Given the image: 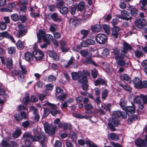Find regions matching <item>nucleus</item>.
Wrapping results in <instances>:
<instances>
[{"label": "nucleus", "mask_w": 147, "mask_h": 147, "mask_svg": "<svg viewBox=\"0 0 147 147\" xmlns=\"http://www.w3.org/2000/svg\"><path fill=\"white\" fill-rule=\"evenodd\" d=\"M39 136H32L30 133L27 132L24 134L22 138L26 146H30L31 143V141L34 142L40 140L42 147H45L44 142L45 139V134L43 133L38 134Z\"/></svg>", "instance_id": "obj_1"}, {"label": "nucleus", "mask_w": 147, "mask_h": 147, "mask_svg": "<svg viewBox=\"0 0 147 147\" xmlns=\"http://www.w3.org/2000/svg\"><path fill=\"white\" fill-rule=\"evenodd\" d=\"M71 75L73 80H78L80 83H84L87 81V76H90V74L88 71H82L78 72H72Z\"/></svg>", "instance_id": "obj_2"}, {"label": "nucleus", "mask_w": 147, "mask_h": 147, "mask_svg": "<svg viewBox=\"0 0 147 147\" xmlns=\"http://www.w3.org/2000/svg\"><path fill=\"white\" fill-rule=\"evenodd\" d=\"M134 87L137 89H142L147 87V81L144 80L142 82L138 78L136 77L133 80Z\"/></svg>", "instance_id": "obj_3"}, {"label": "nucleus", "mask_w": 147, "mask_h": 147, "mask_svg": "<svg viewBox=\"0 0 147 147\" xmlns=\"http://www.w3.org/2000/svg\"><path fill=\"white\" fill-rule=\"evenodd\" d=\"M44 127L45 132L46 133L51 134L53 135L55 134V132L56 127L55 125L49 124L48 123H46L44 125Z\"/></svg>", "instance_id": "obj_4"}, {"label": "nucleus", "mask_w": 147, "mask_h": 147, "mask_svg": "<svg viewBox=\"0 0 147 147\" xmlns=\"http://www.w3.org/2000/svg\"><path fill=\"white\" fill-rule=\"evenodd\" d=\"M95 39L97 42L100 44L105 43L107 40L106 36L103 34H99L96 36Z\"/></svg>", "instance_id": "obj_5"}, {"label": "nucleus", "mask_w": 147, "mask_h": 147, "mask_svg": "<svg viewBox=\"0 0 147 147\" xmlns=\"http://www.w3.org/2000/svg\"><path fill=\"white\" fill-rule=\"evenodd\" d=\"M123 49L121 51V55L124 57H127V51L129 50H131L132 48L129 45L125 42H123Z\"/></svg>", "instance_id": "obj_6"}, {"label": "nucleus", "mask_w": 147, "mask_h": 147, "mask_svg": "<svg viewBox=\"0 0 147 147\" xmlns=\"http://www.w3.org/2000/svg\"><path fill=\"white\" fill-rule=\"evenodd\" d=\"M119 124V121L113 118H112L110 119V121L108 123V125L110 129L112 131L115 130V129L114 127L118 126Z\"/></svg>", "instance_id": "obj_7"}, {"label": "nucleus", "mask_w": 147, "mask_h": 147, "mask_svg": "<svg viewBox=\"0 0 147 147\" xmlns=\"http://www.w3.org/2000/svg\"><path fill=\"white\" fill-rule=\"evenodd\" d=\"M135 144L136 146L140 147L146 146L147 145V135H146L145 139H138L135 141Z\"/></svg>", "instance_id": "obj_8"}, {"label": "nucleus", "mask_w": 147, "mask_h": 147, "mask_svg": "<svg viewBox=\"0 0 147 147\" xmlns=\"http://www.w3.org/2000/svg\"><path fill=\"white\" fill-rule=\"evenodd\" d=\"M34 57L38 60H41L44 57L43 54L39 50H34L33 52Z\"/></svg>", "instance_id": "obj_9"}, {"label": "nucleus", "mask_w": 147, "mask_h": 147, "mask_svg": "<svg viewBox=\"0 0 147 147\" xmlns=\"http://www.w3.org/2000/svg\"><path fill=\"white\" fill-rule=\"evenodd\" d=\"M135 23L138 28H142L146 23V20L144 19L137 20L135 21Z\"/></svg>", "instance_id": "obj_10"}, {"label": "nucleus", "mask_w": 147, "mask_h": 147, "mask_svg": "<svg viewBox=\"0 0 147 147\" xmlns=\"http://www.w3.org/2000/svg\"><path fill=\"white\" fill-rule=\"evenodd\" d=\"M38 37V42L40 43L41 42V40H45V32L42 30H39L38 32L37 33Z\"/></svg>", "instance_id": "obj_11"}, {"label": "nucleus", "mask_w": 147, "mask_h": 147, "mask_svg": "<svg viewBox=\"0 0 147 147\" xmlns=\"http://www.w3.org/2000/svg\"><path fill=\"white\" fill-rule=\"evenodd\" d=\"M116 56L115 59L117 61V64L121 66H124L125 64V62L123 60V56Z\"/></svg>", "instance_id": "obj_12"}, {"label": "nucleus", "mask_w": 147, "mask_h": 147, "mask_svg": "<svg viewBox=\"0 0 147 147\" xmlns=\"http://www.w3.org/2000/svg\"><path fill=\"white\" fill-rule=\"evenodd\" d=\"M80 53L82 56L85 57L86 58L91 57L92 56L91 52L89 50H82L80 51Z\"/></svg>", "instance_id": "obj_13"}, {"label": "nucleus", "mask_w": 147, "mask_h": 147, "mask_svg": "<svg viewBox=\"0 0 147 147\" xmlns=\"http://www.w3.org/2000/svg\"><path fill=\"white\" fill-rule=\"evenodd\" d=\"M120 30V28L118 27L114 26L112 28V35L115 38L118 37V32Z\"/></svg>", "instance_id": "obj_14"}, {"label": "nucleus", "mask_w": 147, "mask_h": 147, "mask_svg": "<svg viewBox=\"0 0 147 147\" xmlns=\"http://www.w3.org/2000/svg\"><path fill=\"white\" fill-rule=\"evenodd\" d=\"M106 86L107 85V83L105 80L100 78L98 79L94 82V85L95 86H97L100 85Z\"/></svg>", "instance_id": "obj_15"}, {"label": "nucleus", "mask_w": 147, "mask_h": 147, "mask_svg": "<svg viewBox=\"0 0 147 147\" xmlns=\"http://www.w3.org/2000/svg\"><path fill=\"white\" fill-rule=\"evenodd\" d=\"M84 107L86 110V113L90 114L92 113V110L93 107L91 104L89 103L84 105Z\"/></svg>", "instance_id": "obj_16"}, {"label": "nucleus", "mask_w": 147, "mask_h": 147, "mask_svg": "<svg viewBox=\"0 0 147 147\" xmlns=\"http://www.w3.org/2000/svg\"><path fill=\"white\" fill-rule=\"evenodd\" d=\"M69 23L74 26H77L80 23V20L76 17H74L70 19Z\"/></svg>", "instance_id": "obj_17"}, {"label": "nucleus", "mask_w": 147, "mask_h": 147, "mask_svg": "<svg viewBox=\"0 0 147 147\" xmlns=\"http://www.w3.org/2000/svg\"><path fill=\"white\" fill-rule=\"evenodd\" d=\"M25 59L28 61H32L34 58V55L30 52H27L25 54Z\"/></svg>", "instance_id": "obj_18"}, {"label": "nucleus", "mask_w": 147, "mask_h": 147, "mask_svg": "<svg viewBox=\"0 0 147 147\" xmlns=\"http://www.w3.org/2000/svg\"><path fill=\"white\" fill-rule=\"evenodd\" d=\"M0 35L3 36V38L4 37L9 39L11 40V41L13 42H15V41L14 40L13 36L9 35V34L6 32H4L1 33Z\"/></svg>", "instance_id": "obj_19"}, {"label": "nucleus", "mask_w": 147, "mask_h": 147, "mask_svg": "<svg viewBox=\"0 0 147 147\" xmlns=\"http://www.w3.org/2000/svg\"><path fill=\"white\" fill-rule=\"evenodd\" d=\"M27 32L26 29L20 30L17 32L16 35L18 38H20L25 35L26 33Z\"/></svg>", "instance_id": "obj_20"}, {"label": "nucleus", "mask_w": 147, "mask_h": 147, "mask_svg": "<svg viewBox=\"0 0 147 147\" xmlns=\"http://www.w3.org/2000/svg\"><path fill=\"white\" fill-rule=\"evenodd\" d=\"M91 28L92 31L95 32H98L100 31L101 29V26L98 24L92 26Z\"/></svg>", "instance_id": "obj_21"}, {"label": "nucleus", "mask_w": 147, "mask_h": 147, "mask_svg": "<svg viewBox=\"0 0 147 147\" xmlns=\"http://www.w3.org/2000/svg\"><path fill=\"white\" fill-rule=\"evenodd\" d=\"M49 55L50 57L53 58L55 60L58 61L59 59V57L58 55L53 51H50L49 53Z\"/></svg>", "instance_id": "obj_22"}, {"label": "nucleus", "mask_w": 147, "mask_h": 147, "mask_svg": "<svg viewBox=\"0 0 147 147\" xmlns=\"http://www.w3.org/2000/svg\"><path fill=\"white\" fill-rule=\"evenodd\" d=\"M92 14V11L91 9H89L87 13H85L82 17V19L84 20L89 18Z\"/></svg>", "instance_id": "obj_23"}, {"label": "nucleus", "mask_w": 147, "mask_h": 147, "mask_svg": "<svg viewBox=\"0 0 147 147\" xmlns=\"http://www.w3.org/2000/svg\"><path fill=\"white\" fill-rule=\"evenodd\" d=\"M141 96V94H140L135 96L134 99V103L139 104L142 102V100Z\"/></svg>", "instance_id": "obj_24"}, {"label": "nucleus", "mask_w": 147, "mask_h": 147, "mask_svg": "<svg viewBox=\"0 0 147 147\" xmlns=\"http://www.w3.org/2000/svg\"><path fill=\"white\" fill-rule=\"evenodd\" d=\"M123 110L127 113H134L135 112V109L133 107L128 106L124 109Z\"/></svg>", "instance_id": "obj_25"}, {"label": "nucleus", "mask_w": 147, "mask_h": 147, "mask_svg": "<svg viewBox=\"0 0 147 147\" xmlns=\"http://www.w3.org/2000/svg\"><path fill=\"white\" fill-rule=\"evenodd\" d=\"M13 61L11 58H9L7 60L6 66L7 68L10 69L12 67Z\"/></svg>", "instance_id": "obj_26"}, {"label": "nucleus", "mask_w": 147, "mask_h": 147, "mask_svg": "<svg viewBox=\"0 0 147 147\" xmlns=\"http://www.w3.org/2000/svg\"><path fill=\"white\" fill-rule=\"evenodd\" d=\"M20 66L21 70L17 71V72L22 73L23 74H26L27 73V71L26 69V66L24 65H22L20 63Z\"/></svg>", "instance_id": "obj_27"}, {"label": "nucleus", "mask_w": 147, "mask_h": 147, "mask_svg": "<svg viewBox=\"0 0 147 147\" xmlns=\"http://www.w3.org/2000/svg\"><path fill=\"white\" fill-rule=\"evenodd\" d=\"M102 107L105 110L109 112L110 111L111 105L109 103L103 104L102 105Z\"/></svg>", "instance_id": "obj_28"}, {"label": "nucleus", "mask_w": 147, "mask_h": 147, "mask_svg": "<svg viewBox=\"0 0 147 147\" xmlns=\"http://www.w3.org/2000/svg\"><path fill=\"white\" fill-rule=\"evenodd\" d=\"M21 134V131L20 129L15 131L12 134V136L14 138H17L19 137Z\"/></svg>", "instance_id": "obj_29"}, {"label": "nucleus", "mask_w": 147, "mask_h": 147, "mask_svg": "<svg viewBox=\"0 0 147 147\" xmlns=\"http://www.w3.org/2000/svg\"><path fill=\"white\" fill-rule=\"evenodd\" d=\"M134 53L136 57L138 58L142 57L143 55V52L138 50H136Z\"/></svg>", "instance_id": "obj_30"}, {"label": "nucleus", "mask_w": 147, "mask_h": 147, "mask_svg": "<svg viewBox=\"0 0 147 147\" xmlns=\"http://www.w3.org/2000/svg\"><path fill=\"white\" fill-rule=\"evenodd\" d=\"M59 11L62 14H66L68 12V9L67 7H64L61 8H60Z\"/></svg>", "instance_id": "obj_31"}, {"label": "nucleus", "mask_w": 147, "mask_h": 147, "mask_svg": "<svg viewBox=\"0 0 147 147\" xmlns=\"http://www.w3.org/2000/svg\"><path fill=\"white\" fill-rule=\"evenodd\" d=\"M50 17L54 21H56L59 19V15L57 13H53L50 16Z\"/></svg>", "instance_id": "obj_32"}, {"label": "nucleus", "mask_w": 147, "mask_h": 147, "mask_svg": "<svg viewBox=\"0 0 147 147\" xmlns=\"http://www.w3.org/2000/svg\"><path fill=\"white\" fill-rule=\"evenodd\" d=\"M85 5V3L83 1L80 2L78 5V9L80 11H82L84 8Z\"/></svg>", "instance_id": "obj_33"}, {"label": "nucleus", "mask_w": 147, "mask_h": 147, "mask_svg": "<svg viewBox=\"0 0 147 147\" xmlns=\"http://www.w3.org/2000/svg\"><path fill=\"white\" fill-rule=\"evenodd\" d=\"M110 137L111 139L113 140H119L118 135L114 133H111L110 134Z\"/></svg>", "instance_id": "obj_34"}, {"label": "nucleus", "mask_w": 147, "mask_h": 147, "mask_svg": "<svg viewBox=\"0 0 147 147\" xmlns=\"http://www.w3.org/2000/svg\"><path fill=\"white\" fill-rule=\"evenodd\" d=\"M120 78L121 80L128 81L130 79V78L128 75L126 74H122L121 75Z\"/></svg>", "instance_id": "obj_35"}, {"label": "nucleus", "mask_w": 147, "mask_h": 147, "mask_svg": "<svg viewBox=\"0 0 147 147\" xmlns=\"http://www.w3.org/2000/svg\"><path fill=\"white\" fill-rule=\"evenodd\" d=\"M57 2L56 3V6L57 8L59 9L62 7L63 4L64 2L63 0H56Z\"/></svg>", "instance_id": "obj_36"}, {"label": "nucleus", "mask_w": 147, "mask_h": 147, "mask_svg": "<svg viewBox=\"0 0 147 147\" xmlns=\"http://www.w3.org/2000/svg\"><path fill=\"white\" fill-rule=\"evenodd\" d=\"M89 31L88 30H86L85 29H83L81 30L80 33L81 34L83 35L82 37V38H84L86 37L88 35Z\"/></svg>", "instance_id": "obj_37"}, {"label": "nucleus", "mask_w": 147, "mask_h": 147, "mask_svg": "<svg viewBox=\"0 0 147 147\" xmlns=\"http://www.w3.org/2000/svg\"><path fill=\"white\" fill-rule=\"evenodd\" d=\"M119 85L120 86L122 87L125 90L129 92H131V89L129 87L121 83L119 84Z\"/></svg>", "instance_id": "obj_38"}, {"label": "nucleus", "mask_w": 147, "mask_h": 147, "mask_svg": "<svg viewBox=\"0 0 147 147\" xmlns=\"http://www.w3.org/2000/svg\"><path fill=\"white\" fill-rule=\"evenodd\" d=\"M74 58L73 57H71L70 59L68 61L67 63L65 65V68H67L73 62Z\"/></svg>", "instance_id": "obj_39"}, {"label": "nucleus", "mask_w": 147, "mask_h": 147, "mask_svg": "<svg viewBox=\"0 0 147 147\" xmlns=\"http://www.w3.org/2000/svg\"><path fill=\"white\" fill-rule=\"evenodd\" d=\"M130 11L131 15L133 16H136L138 13V10L134 8L131 9Z\"/></svg>", "instance_id": "obj_40"}, {"label": "nucleus", "mask_w": 147, "mask_h": 147, "mask_svg": "<svg viewBox=\"0 0 147 147\" xmlns=\"http://www.w3.org/2000/svg\"><path fill=\"white\" fill-rule=\"evenodd\" d=\"M18 74V79L20 82H23L24 81V74H23L17 72Z\"/></svg>", "instance_id": "obj_41"}, {"label": "nucleus", "mask_w": 147, "mask_h": 147, "mask_svg": "<svg viewBox=\"0 0 147 147\" xmlns=\"http://www.w3.org/2000/svg\"><path fill=\"white\" fill-rule=\"evenodd\" d=\"M57 27L56 24H53L50 26L49 30L52 32H54L57 30Z\"/></svg>", "instance_id": "obj_42"}, {"label": "nucleus", "mask_w": 147, "mask_h": 147, "mask_svg": "<svg viewBox=\"0 0 147 147\" xmlns=\"http://www.w3.org/2000/svg\"><path fill=\"white\" fill-rule=\"evenodd\" d=\"M8 53L9 54L14 53L16 51V49L14 47H9L7 49Z\"/></svg>", "instance_id": "obj_43"}, {"label": "nucleus", "mask_w": 147, "mask_h": 147, "mask_svg": "<svg viewBox=\"0 0 147 147\" xmlns=\"http://www.w3.org/2000/svg\"><path fill=\"white\" fill-rule=\"evenodd\" d=\"M129 15V13L125 10H123L121 12V18L124 19L125 17Z\"/></svg>", "instance_id": "obj_44"}, {"label": "nucleus", "mask_w": 147, "mask_h": 147, "mask_svg": "<svg viewBox=\"0 0 147 147\" xmlns=\"http://www.w3.org/2000/svg\"><path fill=\"white\" fill-rule=\"evenodd\" d=\"M91 75L94 78H96L98 74L97 70L96 69H93L91 71Z\"/></svg>", "instance_id": "obj_45"}, {"label": "nucleus", "mask_w": 147, "mask_h": 147, "mask_svg": "<svg viewBox=\"0 0 147 147\" xmlns=\"http://www.w3.org/2000/svg\"><path fill=\"white\" fill-rule=\"evenodd\" d=\"M142 101L143 104H147V96L144 94H141Z\"/></svg>", "instance_id": "obj_46"}, {"label": "nucleus", "mask_w": 147, "mask_h": 147, "mask_svg": "<svg viewBox=\"0 0 147 147\" xmlns=\"http://www.w3.org/2000/svg\"><path fill=\"white\" fill-rule=\"evenodd\" d=\"M45 40H43V41H47L49 42L53 40V36L49 34H47L45 37Z\"/></svg>", "instance_id": "obj_47"}, {"label": "nucleus", "mask_w": 147, "mask_h": 147, "mask_svg": "<svg viewBox=\"0 0 147 147\" xmlns=\"http://www.w3.org/2000/svg\"><path fill=\"white\" fill-rule=\"evenodd\" d=\"M11 18L13 21H16L19 20V17L17 14L15 13L11 16Z\"/></svg>", "instance_id": "obj_48"}, {"label": "nucleus", "mask_w": 147, "mask_h": 147, "mask_svg": "<svg viewBox=\"0 0 147 147\" xmlns=\"http://www.w3.org/2000/svg\"><path fill=\"white\" fill-rule=\"evenodd\" d=\"M16 46L18 48L22 49L24 47V43L22 42L20 40H18Z\"/></svg>", "instance_id": "obj_49"}, {"label": "nucleus", "mask_w": 147, "mask_h": 147, "mask_svg": "<svg viewBox=\"0 0 147 147\" xmlns=\"http://www.w3.org/2000/svg\"><path fill=\"white\" fill-rule=\"evenodd\" d=\"M86 59H87L86 61L88 63H92L95 66H98V65L96 64L95 62L91 58V57H88Z\"/></svg>", "instance_id": "obj_50"}, {"label": "nucleus", "mask_w": 147, "mask_h": 147, "mask_svg": "<svg viewBox=\"0 0 147 147\" xmlns=\"http://www.w3.org/2000/svg\"><path fill=\"white\" fill-rule=\"evenodd\" d=\"M121 112L120 111H117L113 112V116L116 118H118L121 116Z\"/></svg>", "instance_id": "obj_51"}, {"label": "nucleus", "mask_w": 147, "mask_h": 147, "mask_svg": "<svg viewBox=\"0 0 147 147\" xmlns=\"http://www.w3.org/2000/svg\"><path fill=\"white\" fill-rule=\"evenodd\" d=\"M108 92L107 90H105L102 91V98L105 99L108 96Z\"/></svg>", "instance_id": "obj_52"}, {"label": "nucleus", "mask_w": 147, "mask_h": 147, "mask_svg": "<svg viewBox=\"0 0 147 147\" xmlns=\"http://www.w3.org/2000/svg\"><path fill=\"white\" fill-rule=\"evenodd\" d=\"M104 30L107 34H109L110 29L109 26L107 24H104L103 26Z\"/></svg>", "instance_id": "obj_53"}, {"label": "nucleus", "mask_w": 147, "mask_h": 147, "mask_svg": "<svg viewBox=\"0 0 147 147\" xmlns=\"http://www.w3.org/2000/svg\"><path fill=\"white\" fill-rule=\"evenodd\" d=\"M7 24L3 22H0V29L3 30L6 29L7 28Z\"/></svg>", "instance_id": "obj_54"}, {"label": "nucleus", "mask_w": 147, "mask_h": 147, "mask_svg": "<svg viewBox=\"0 0 147 147\" xmlns=\"http://www.w3.org/2000/svg\"><path fill=\"white\" fill-rule=\"evenodd\" d=\"M9 147H17L18 146V144L17 143L11 140L10 141L9 144Z\"/></svg>", "instance_id": "obj_55"}, {"label": "nucleus", "mask_w": 147, "mask_h": 147, "mask_svg": "<svg viewBox=\"0 0 147 147\" xmlns=\"http://www.w3.org/2000/svg\"><path fill=\"white\" fill-rule=\"evenodd\" d=\"M47 79L49 82H52L55 81L56 79V78L54 76L50 75L48 76Z\"/></svg>", "instance_id": "obj_56"}, {"label": "nucleus", "mask_w": 147, "mask_h": 147, "mask_svg": "<svg viewBox=\"0 0 147 147\" xmlns=\"http://www.w3.org/2000/svg\"><path fill=\"white\" fill-rule=\"evenodd\" d=\"M1 145L3 147H9V144L7 141L3 140L1 143Z\"/></svg>", "instance_id": "obj_57"}, {"label": "nucleus", "mask_w": 147, "mask_h": 147, "mask_svg": "<svg viewBox=\"0 0 147 147\" xmlns=\"http://www.w3.org/2000/svg\"><path fill=\"white\" fill-rule=\"evenodd\" d=\"M88 82V79L87 78V81L84 83H81L83 84V85L82 86V88L83 90H88V86L87 84V83Z\"/></svg>", "instance_id": "obj_58"}, {"label": "nucleus", "mask_w": 147, "mask_h": 147, "mask_svg": "<svg viewBox=\"0 0 147 147\" xmlns=\"http://www.w3.org/2000/svg\"><path fill=\"white\" fill-rule=\"evenodd\" d=\"M48 106L50 107L51 109L53 110H56L57 109V107L56 105L53 104H52L50 102H48Z\"/></svg>", "instance_id": "obj_59"}, {"label": "nucleus", "mask_w": 147, "mask_h": 147, "mask_svg": "<svg viewBox=\"0 0 147 147\" xmlns=\"http://www.w3.org/2000/svg\"><path fill=\"white\" fill-rule=\"evenodd\" d=\"M102 54L104 56H107L109 55V51L107 49H104L102 52Z\"/></svg>", "instance_id": "obj_60"}, {"label": "nucleus", "mask_w": 147, "mask_h": 147, "mask_svg": "<svg viewBox=\"0 0 147 147\" xmlns=\"http://www.w3.org/2000/svg\"><path fill=\"white\" fill-rule=\"evenodd\" d=\"M24 104L25 105H27L29 101V98L28 95L24 98L23 99Z\"/></svg>", "instance_id": "obj_61"}, {"label": "nucleus", "mask_w": 147, "mask_h": 147, "mask_svg": "<svg viewBox=\"0 0 147 147\" xmlns=\"http://www.w3.org/2000/svg\"><path fill=\"white\" fill-rule=\"evenodd\" d=\"M86 40L88 45H94L95 43V41L91 39H87Z\"/></svg>", "instance_id": "obj_62"}, {"label": "nucleus", "mask_w": 147, "mask_h": 147, "mask_svg": "<svg viewBox=\"0 0 147 147\" xmlns=\"http://www.w3.org/2000/svg\"><path fill=\"white\" fill-rule=\"evenodd\" d=\"M14 117L16 120L17 121H20L22 119L21 116L19 114H16L14 115Z\"/></svg>", "instance_id": "obj_63"}, {"label": "nucleus", "mask_w": 147, "mask_h": 147, "mask_svg": "<svg viewBox=\"0 0 147 147\" xmlns=\"http://www.w3.org/2000/svg\"><path fill=\"white\" fill-rule=\"evenodd\" d=\"M120 105L123 110L125 107V103L123 99H121L119 103Z\"/></svg>", "instance_id": "obj_64"}]
</instances>
